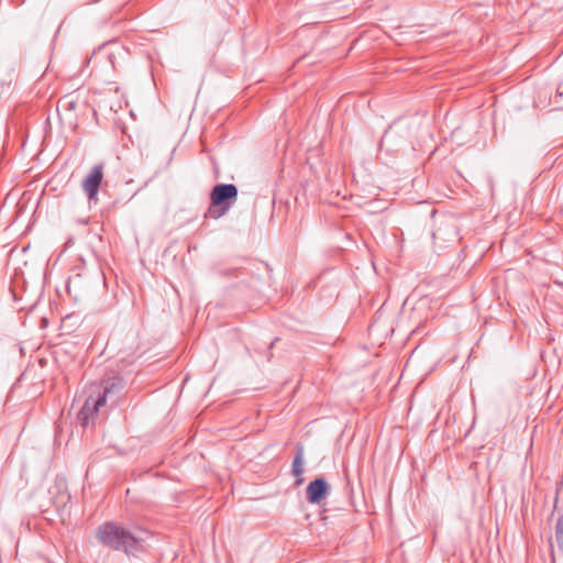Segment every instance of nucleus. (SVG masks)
<instances>
[{
    "label": "nucleus",
    "instance_id": "nucleus-1",
    "mask_svg": "<svg viewBox=\"0 0 563 563\" xmlns=\"http://www.w3.org/2000/svg\"><path fill=\"white\" fill-rule=\"evenodd\" d=\"M125 387V379L118 375L106 377L101 383L90 385L85 402L78 412L80 426L87 428L89 423H95L99 417L100 409L108 402L112 406L117 405L123 396Z\"/></svg>",
    "mask_w": 563,
    "mask_h": 563
},
{
    "label": "nucleus",
    "instance_id": "nucleus-2",
    "mask_svg": "<svg viewBox=\"0 0 563 563\" xmlns=\"http://www.w3.org/2000/svg\"><path fill=\"white\" fill-rule=\"evenodd\" d=\"M147 530L139 527L125 528L121 523L106 522L96 533L97 540L104 547L122 551L128 556H139L147 551Z\"/></svg>",
    "mask_w": 563,
    "mask_h": 563
},
{
    "label": "nucleus",
    "instance_id": "nucleus-3",
    "mask_svg": "<svg viewBox=\"0 0 563 563\" xmlns=\"http://www.w3.org/2000/svg\"><path fill=\"white\" fill-rule=\"evenodd\" d=\"M238 187L234 184H217L210 191V206L207 217L219 219L223 217L238 199Z\"/></svg>",
    "mask_w": 563,
    "mask_h": 563
},
{
    "label": "nucleus",
    "instance_id": "nucleus-4",
    "mask_svg": "<svg viewBox=\"0 0 563 563\" xmlns=\"http://www.w3.org/2000/svg\"><path fill=\"white\" fill-rule=\"evenodd\" d=\"M69 499L67 483L64 477L56 476L53 484L48 486L47 494L40 500L42 508L64 506Z\"/></svg>",
    "mask_w": 563,
    "mask_h": 563
},
{
    "label": "nucleus",
    "instance_id": "nucleus-5",
    "mask_svg": "<svg viewBox=\"0 0 563 563\" xmlns=\"http://www.w3.org/2000/svg\"><path fill=\"white\" fill-rule=\"evenodd\" d=\"M103 163L95 165L82 180L81 187L90 202L98 201V192L103 179Z\"/></svg>",
    "mask_w": 563,
    "mask_h": 563
},
{
    "label": "nucleus",
    "instance_id": "nucleus-6",
    "mask_svg": "<svg viewBox=\"0 0 563 563\" xmlns=\"http://www.w3.org/2000/svg\"><path fill=\"white\" fill-rule=\"evenodd\" d=\"M82 278L81 275L77 274L74 277H70L67 283V290L69 294L74 295L75 300L84 299L87 295L86 291L81 289Z\"/></svg>",
    "mask_w": 563,
    "mask_h": 563
},
{
    "label": "nucleus",
    "instance_id": "nucleus-7",
    "mask_svg": "<svg viewBox=\"0 0 563 563\" xmlns=\"http://www.w3.org/2000/svg\"><path fill=\"white\" fill-rule=\"evenodd\" d=\"M291 472L296 477V485H301L303 483V478L301 477L303 473V452L300 448L297 449V453L294 457Z\"/></svg>",
    "mask_w": 563,
    "mask_h": 563
},
{
    "label": "nucleus",
    "instance_id": "nucleus-8",
    "mask_svg": "<svg viewBox=\"0 0 563 563\" xmlns=\"http://www.w3.org/2000/svg\"><path fill=\"white\" fill-rule=\"evenodd\" d=\"M330 489V486L324 478L319 477V514L321 512V501L325 498Z\"/></svg>",
    "mask_w": 563,
    "mask_h": 563
},
{
    "label": "nucleus",
    "instance_id": "nucleus-9",
    "mask_svg": "<svg viewBox=\"0 0 563 563\" xmlns=\"http://www.w3.org/2000/svg\"><path fill=\"white\" fill-rule=\"evenodd\" d=\"M307 498L311 504H317V478L309 483L307 487Z\"/></svg>",
    "mask_w": 563,
    "mask_h": 563
},
{
    "label": "nucleus",
    "instance_id": "nucleus-10",
    "mask_svg": "<svg viewBox=\"0 0 563 563\" xmlns=\"http://www.w3.org/2000/svg\"><path fill=\"white\" fill-rule=\"evenodd\" d=\"M222 274L224 276H231V275H234V276H240L241 274H243L239 268H230V269H227V271H223Z\"/></svg>",
    "mask_w": 563,
    "mask_h": 563
},
{
    "label": "nucleus",
    "instance_id": "nucleus-11",
    "mask_svg": "<svg viewBox=\"0 0 563 563\" xmlns=\"http://www.w3.org/2000/svg\"><path fill=\"white\" fill-rule=\"evenodd\" d=\"M113 57H114V53L111 52L108 54L109 62L111 63L112 67L114 68Z\"/></svg>",
    "mask_w": 563,
    "mask_h": 563
},
{
    "label": "nucleus",
    "instance_id": "nucleus-12",
    "mask_svg": "<svg viewBox=\"0 0 563 563\" xmlns=\"http://www.w3.org/2000/svg\"><path fill=\"white\" fill-rule=\"evenodd\" d=\"M335 295V287L331 288V291L329 292L328 299L329 301L332 299V297Z\"/></svg>",
    "mask_w": 563,
    "mask_h": 563
},
{
    "label": "nucleus",
    "instance_id": "nucleus-13",
    "mask_svg": "<svg viewBox=\"0 0 563 563\" xmlns=\"http://www.w3.org/2000/svg\"><path fill=\"white\" fill-rule=\"evenodd\" d=\"M329 517L328 516H323L321 517V520L324 521V525H327V521H328Z\"/></svg>",
    "mask_w": 563,
    "mask_h": 563
},
{
    "label": "nucleus",
    "instance_id": "nucleus-14",
    "mask_svg": "<svg viewBox=\"0 0 563 563\" xmlns=\"http://www.w3.org/2000/svg\"><path fill=\"white\" fill-rule=\"evenodd\" d=\"M106 45H107V44H102V45H100V46L98 47V51L100 52L101 49H103Z\"/></svg>",
    "mask_w": 563,
    "mask_h": 563
},
{
    "label": "nucleus",
    "instance_id": "nucleus-15",
    "mask_svg": "<svg viewBox=\"0 0 563 563\" xmlns=\"http://www.w3.org/2000/svg\"><path fill=\"white\" fill-rule=\"evenodd\" d=\"M129 363H133V357L132 355H129V360H128Z\"/></svg>",
    "mask_w": 563,
    "mask_h": 563
},
{
    "label": "nucleus",
    "instance_id": "nucleus-16",
    "mask_svg": "<svg viewBox=\"0 0 563 563\" xmlns=\"http://www.w3.org/2000/svg\"><path fill=\"white\" fill-rule=\"evenodd\" d=\"M560 526H561L560 522H558V525H556V530L558 531L560 530Z\"/></svg>",
    "mask_w": 563,
    "mask_h": 563
}]
</instances>
